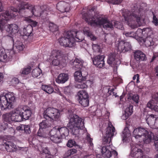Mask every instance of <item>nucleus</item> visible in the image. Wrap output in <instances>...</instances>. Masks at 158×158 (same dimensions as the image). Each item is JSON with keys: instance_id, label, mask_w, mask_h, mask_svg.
<instances>
[{"instance_id": "f257e3e1", "label": "nucleus", "mask_w": 158, "mask_h": 158, "mask_svg": "<svg viewBox=\"0 0 158 158\" xmlns=\"http://www.w3.org/2000/svg\"><path fill=\"white\" fill-rule=\"evenodd\" d=\"M131 13L128 10L123 11L122 16L128 25L134 29L142 25L146 16V11L141 6L136 5L132 8Z\"/></svg>"}, {"instance_id": "f03ea898", "label": "nucleus", "mask_w": 158, "mask_h": 158, "mask_svg": "<svg viewBox=\"0 0 158 158\" xmlns=\"http://www.w3.org/2000/svg\"><path fill=\"white\" fill-rule=\"evenodd\" d=\"M115 133V128L111 123H109L108 126L106 128L105 134L103 135L102 139V143L104 144L108 143L109 145L102 147L101 149L102 156L104 158H110L113 157L117 158V152L114 150L111 151L110 150V146L112 144V138Z\"/></svg>"}, {"instance_id": "7ed1b4c3", "label": "nucleus", "mask_w": 158, "mask_h": 158, "mask_svg": "<svg viewBox=\"0 0 158 158\" xmlns=\"http://www.w3.org/2000/svg\"><path fill=\"white\" fill-rule=\"evenodd\" d=\"M84 40L83 33L81 32L71 30L65 31L58 41L61 46L71 48L75 45L76 42H81Z\"/></svg>"}, {"instance_id": "20e7f679", "label": "nucleus", "mask_w": 158, "mask_h": 158, "mask_svg": "<svg viewBox=\"0 0 158 158\" xmlns=\"http://www.w3.org/2000/svg\"><path fill=\"white\" fill-rule=\"evenodd\" d=\"M82 18L86 22L90 23L91 25H96L99 26L102 25L104 29L108 30H112L114 28L112 21L102 18L97 14L93 16L88 13H85L82 15Z\"/></svg>"}, {"instance_id": "39448f33", "label": "nucleus", "mask_w": 158, "mask_h": 158, "mask_svg": "<svg viewBox=\"0 0 158 158\" xmlns=\"http://www.w3.org/2000/svg\"><path fill=\"white\" fill-rule=\"evenodd\" d=\"M69 121L67 124L68 127L71 130L73 135L78 136L80 131L82 129L84 126V119L75 114H70L69 116Z\"/></svg>"}, {"instance_id": "423d86ee", "label": "nucleus", "mask_w": 158, "mask_h": 158, "mask_svg": "<svg viewBox=\"0 0 158 158\" xmlns=\"http://www.w3.org/2000/svg\"><path fill=\"white\" fill-rule=\"evenodd\" d=\"M133 135L136 139L142 137L143 141L146 144L152 142L153 140V134L151 132H148L145 129L141 127L135 129L133 132Z\"/></svg>"}, {"instance_id": "0eeeda50", "label": "nucleus", "mask_w": 158, "mask_h": 158, "mask_svg": "<svg viewBox=\"0 0 158 158\" xmlns=\"http://www.w3.org/2000/svg\"><path fill=\"white\" fill-rule=\"evenodd\" d=\"M60 111L53 107H48L44 110L43 117L51 121H57L60 117Z\"/></svg>"}, {"instance_id": "6e6552de", "label": "nucleus", "mask_w": 158, "mask_h": 158, "mask_svg": "<svg viewBox=\"0 0 158 158\" xmlns=\"http://www.w3.org/2000/svg\"><path fill=\"white\" fill-rule=\"evenodd\" d=\"M51 56L55 58L52 62V64L57 66L60 64V60L62 59L63 56V54L60 50H55L52 51Z\"/></svg>"}, {"instance_id": "1a4fd4ad", "label": "nucleus", "mask_w": 158, "mask_h": 158, "mask_svg": "<svg viewBox=\"0 0 158 158\" xmlns=\"http://www.w3.org/2000/svg\"><path fill=\"white\" fill-rule=\"evenodd\" d=\"M18 112H20L23 120L28 119L30 117L31 111L30 108L26 105L21 106L18 107Z\"/></svg>"}, {"instance_id": "9d476101", "label": "nucleus", "mask_w": 158, "mask_h": 158, "mask_svg": "<svg viewBox=\"0 0 158 158\" xmlns=\"http://www.w3.org/2000/svg\"><path fill=\"white\" fill-rule=\"evenodd\" d=\"M156 115L151 114L146 119L147 123L151 128L154 129H158V117Z\"/></svg>"}, {"instance_id": "9b49d317", "label": "nucleus", "mask_w": 158, "mask_h": 158, "mask_svg": "<svg viewBox=\"0 0 158 158\" xmlns=\"http://www.w3.org/2000/svg\"><path fill=\"white\" fill-rule=\"evenodd\" d=\"M25 9L29 10L33 15L36 16H41L42 14V13L36 11L35 6L30 4L26 3L22 5L19 8V10Z\"/></svg>"}, {"instance_id": "f8f14e48", "label": "nucleus", "mask_w": 158, "mask_h": 158, "mask_svg": "<svg viewBox=\"0 0 158 158\" xmlns=\"http://www.w3.org/2000/svg\"><path fill=\"white\" fill-rule=\"evenodd\" d=\"M118 49L120 52H125L131 50V46L130 42L121 40L118 44Z\"/></svg>"}, {"instance_id": "ddd939ff", "label": "nucleus", "mask_w": 158, "mask_h": 158, "mask_svg": "<svg viewBox=\"0 0 158 158\" xmlns=\"http://www.w3.org/2000/svg\"><path fill=\"white\" fill-rule=\"evenodd\" d=\"M134 148H132L131 153V156L135 158H146L148 157L147 156L143 155V151L141 149L138 148L137 145Z\"/></svg>"}, {"instance_id": "4468645a", "label": "nucleus", "mask_w": 158, "mask_h": 158, "mask_svg": "<svg viewBox=\"0 0 158 158\" xmlns=\"http://www.w3.org/2000/svg\"><path fill=\"white\" fill-rule=\"evenodd\" d=\"M104 58L103 55H98L92 58V60L94 64L97 67L102 68L105 64Z\"/></svg>"}, {"instance_id": "2eb2a0df", "label": "nucleus", "mask_w": 158, "mask_h": 158, "mask_svg": "<svg viewBox=\"0 0 158 158\" xmlns=\"http://www.w3.org/2000/svg\"><path fill=\"white\" fill-rule=\"evenodd\" d=\"M57 9L61 13L68 12L70 9L69 4L64 1H61L56 5Z\"/></svg>"}, {"instance_id": "dca6fc26", "label": "nucleus", "mask_w": 158, "mask_h": 158, "mask_svg": "<svg viewBox=\"0 0 158 158\" xmlns=\"http://www.w3.org/2000/svg\"><path fill=\"white\" fill-rule=\"evenodd\" d=\"M8 11L0 14V29L3 28L5 24L11 18Z\"/></svg>"}, {"instance_id": "f3484780", "label": "nucleus", "mask_w": 158, "mask_h": 158, "mask_svg": "<svg viewBox=\"0 0 158 158\" xmlns=\"http://www.w3.org/2000/svg\"><path fill=\"white\" fill-rule=\"evenodd\" d=\"M115 54L110 53L107 60V63L111 66L114 67H117L121 63L120 60L118 58H115Z\"/></svg>"}, {"instance_id": "a211bd4d", "label": "nucleus", "mask_w": 158, "mask_h": 158, "mask_svg": "<svg viewBox=\"0 0 158 158\" xmlns=\"http://www.w3.org/2000/svg\"><path fill=\"white\" fill-rule=\"evenodd\" d=\"M4 95H0V106L2 110L12 108V105L10 104L9 105L8 101Z\"/></svg>"}, {"instance_id": "6ab92c4d", "label": "nucleus", "mask_w": 158, "mask_h": 158, "mask_svg": "<svg viewBox=\"0 0 158 158\" xmlns=\"http://www.w3.org/2000/svg\"><path fill=\"white\" fill-rule=\"evenodd\" d=\"M6 31L10 34H15L19 31V27L15 24H9L5 26Z\"/></svg>"}, {"instance_id": "aec40b11", "label": "nucleus", "mask_w": 158, "mask_h": 158, "mask_svg": "<svg viewBox=\"0 0 158 158\" xmlns=\"http://www.w3.org/2000/svg\"><path fill=\"white\" fill-rule=\"evenodd\" d=\"M3 145L5 147L6 151L9 152H13L16 151V147L14 143L10 141H7L4 143Z\"/></svg>"}, {"instance_id": "412c9836", "label": "nucleus", "mask_w": 158, "mask_h": 158, "mask_svg": "<svg viewBox=\"0 0 158 158\" xmlns=\"http://www.w3.org/2000/svg\"><path fill=\"white\" fill-rule=\"evenodd\" d=\"M18 107L12 111V119L13 121L17 122H20L23 121L20 112H18Z\"/></svg>"}, {"instance_id": "4be33fe9", "label": "nucleus", "mask_w": 158, "mask_h": 158, "mask_svg": "<svg viewBox=\"0 0 158 158\" xmlns=\"http://www.w3.org/2000/svg\"><path fill=\"white\" fill-rule=\"evenodd\" d=\"M134 58L137 61H144L146 60L145 55L142 51L138 50L134 52Z\"/></svg>"}, {"instance_id": "5701e85b", "label": "nucleus", "mask_w": 158, "mask_h": 158, "mask_svg": "<svg viewBox=\"0 0 158 158\" xmlns=\"http://www.w3.org/2000/svg\"><path fill=\"white\" fill-rule=\"evenodd\" d=\"M68 79L69 76L68 74L61 73L59 75L56 81L58 83L63 84L67 81Z\"/></svg>"}, {"instance_id": "b1692460", "label": "nucleus", "mask_w": 158, "mask_h": 158, "mask_svg": "<svg viewBox=\"0 0 158 158\" xmlns=\"http://www.w3.org/2000/svg\"><path fill=\"white\" fill-rule=\"evenodd\" d=\"M70 64L72 65V68L76 70L81 68L83 65V62L81 60L76 58L74 61H71Z\"/></svg>"}, {"instance_id": "393cba45", "label": "nucleus", "mask_w": 158, "mask_h": 158, "mask_svg": "<svg viewBox=\"0 0 158 158\" xmlns=\"http://www.w3.org/2000/svg\"><path fill=\"white\" fill-rule=\"evenodd\" d=\"M58 133L61 137L64 138L66 136L68 135L69 133V130L66 127H62L60 128L58 127Z\"/></svg>"}, {"instance_id": "a878e982", "label": "nucleus", "mask_w": 158, "mask_h": 158, "mask_svg": "<svg viewBox=\"0 0 158 158\" xmlns=\"http://www.w3.org/2000/svg\"><path fill=\"white\" fill-rule=\"evenodd\" d=\"M12 57V55H10V56H8L5 50L4 49L0 50V61L5 62L9 59V60Z\"/></svg>"}, {"instance_id": "bb28decb", "label": "nucleus", "mask_w": 158, "mask_h": 158, "mask_svg": "<svg viewBox=\"0 0 158 158\" xmlns=\"http://www.w3.org/2000/svg\"><path fill=\"white\" fill-rule=\"evenodd\" d=\"M74 77L76 81H81L85 80L86 76H83L81 71H77L74 73Z\"/></svg>"}, {"instance_id": "cd10ccee", "label": "nucleus", "mask_w": 158, "mask_h": 158, "mask_svg": "<svg viewBox=\"0 0 158 158\" xmlns=\"http://www.w3.org/2000/svg\"><path fill=\"white\" fill-rule=\"evenodd\" d=\"M6 98V99L8 101L9 105H12V108L13 105L12 102H14L15 100V97L14 94L13 92H9L8 93L5 94L4 95Z\"/></svg>"}, {"instance_id": "c85d7f7f", "label": "nucleus", "mask_w": 158, "mask_h": 158, "mask_svg": "<svg viewBox=\"0 0 158 158\" xmlns=\"http://www.w3.org/2000/svg\"><path fill=\"white\" fill-rule=\"evenodd\" d=\"M32 31V27L31 25H27L23 29V32L25 35L28 36L33 35Z\"/></svg>"}, {"instance_id": "c756f323", "label": "nucleus", "mask_w": 158, "mask_h": 158, "mask_svg": "<svg viewBox=\"0 0 158 158\" xmlns=\"http://www.w3.org/2000/svg\"><path fill=\"white\" fill-rule=\"evenodd\" d=\"M41 89L44 91L49 94L52 93L54 91L53 87L51 85H42L41 86Z\"/></svg>"}, {"instance_id": "7c9ffc66", "label": "nucleus", "mask_w": 158, "mask_h": 158, "mask_svg": "<svg viewBox=\"0 0 158 158\" xmlns=\"http://www.w3.org/2000/svg\"><path fill=\"white\" fill-rule=\"evenodd\" d=\"M84 34L89 37L91 40H96V38L95 36L92 34L89 30L88 27H86L84 28L83 30Z\"/></svg>"}, {"instance_id": "2f4dec72", "label": "nucleus", "mask_w": 158, "mask_h": 158, "mask_svg": "<svg viewBox=\"0 0 158 158\" xmlns=\"http://www.w3.org/2000/svg\"><path fill=\"white\" fill-rule=\"evenodd\" d=\"M79 103L84 107H86L88 106L89 102V96L83 98L78 99Z\"/></svg>"}, {"instance_id": "473e14b6", "label": "nucleus", "mask_w": 158, "mask_h": 158, "mask_svg": "<svg viewBox=\"0 0 158 158\" xmlns=\"http://www.w3.org/2000/svg\"><path fill=\"white\" fill-rule=\"evenodd\" d=\"M18 130H23L27 134L31 132L30 127L29 125H21L17 128Z\"/></svg>"}, {"instance_id": "72a5a7b5", "label": "nucleus", "mask_w": 158, "mask_h": 158, "mask_svg": "<svg viewBox=\"0 0 158 158\" xmlns=\"http://www.w3.org/2000/svg\"><path fill=\"white\" fill-rule=\"evenodd\" d=\"M143 42L144 45L147 47L153 45L154 43L152 38L150 37H147Z\"/></svg>"}, {"instance_id": "f704fd0d", "label": "nucleus", "mask_w": 158, "mask_h": 158, "mask_svg": "<svg viewBox=\"0 0 158 158\" xmlns=\"http://www.w3.org/2000/svg\"><path fill=\"white\" fill-rule=\"evenodd\" d=\"M5 121L9 123L13 121L12 119V111L10 113H7L3 115Z\"/></svg>"}, {"instance_id": "c9c22d12", "label": "nucleus", "mask_w": 158, "mask_h": 158, "mask_svg": "<svg viewBox=\"0 0 158 158\" xmlns=\"http://www.w3.org/2000/svg\"><path fill=\"white\" fill-rule=\"evenodd\" d=\"M14 45L18 50L19 51H23L25 48L24 45L20 41H16L15 44H14Z\"/></svg>"}, {"instance_id": "e433bc0d", "label": "nucleus", "mask_w": 158, "mask_h": 158, "mask_svg": "<svg viewBox=\"0 0 158 158\" xmlns=\"http://www.w3.org/2000/svg\"><path fill=\"white\" fill-rule=\"evenodd\" d=\"M147 106L152 110L156 112L158 111V106L154 105V101L152 100H150L148 102L147 104Z\"/></svg>"}, {"instance_id": "4c0bfd02", "label": "nucleus", "mask_w": 158, "mask_h": 158, "mask_svg": "<svg viewBox=\"0 0 158 158\" xmlns=\"http://www.w3.org/2000/svg\"><path fill=\"white\" fill-rule=\"evenodd\" d=\"M47 120H43L42 122L40 123L39 124V129H41V130H43V129H45L50 127V124L49 123L48 121Z\"/></svg>"}, {"instance_id": "58836bf2", "label": "nucleus", "mask_w": 158, "mask_h": 158, "mask_svg": "<svg viewBox=\"0 0 158 158\" xmlns=\"http://www.w3.org/2000/svg\"><path fill=\"white\" fill-rule=\"evenodd\" d=\"M50 139L54 143H59L62 142V139H63L61 137L59 134L56 135L54 136L50 137Z\"/></svg>"}, {"instance_id": "ea45409f", "label": "nucleus", "mask_w": 158, "mask_h": 158, "mask_svg": "<svg viewBox=\"0 0 158 158\" xmlns=\"http://www.w3.org/2000/svg\"><path fill=\"white\" fill-rule=\"evenodd\" d=\"M133 106L132 105H130L125 110V117L128 118L130 116L133 112Z\"/></svg>"}, {"instance_id": "a19ab883", "label": "nucleus", "mask_w": 158, "mask_h": 158, "mask_svg": "<svg viewBox=\"0 0 158 158\" xmlns=\"http://www.w3.org/2000/svg\"><path fill=\"white\" fill-rule=\"evenodd\" d=\"M78 99L83 98L85 97H88L89 96L86 91L85 90H80L77 93Z\"/></svg>"}, {"instance_id": "79ce46f5", "label": "nucleus", "mask_w": 158, "mask_h": 158, "mask_svg": "<svg viewBox=\"0 0 158 158\" xmlns=\"http://www.w3.org/2000/svg\"><path fill=\"white\" fill-rule=\"evenodd\" d=\"M24 20L28 22L29 24L27 25H31L32 27H35L37 25L38 23L35 21L32 20L29 17H25L24 18Z\"/></svg>"}, {"instance_id": "37998d69", "label": "nucleus", "mask_w": 158, "mask_h": 158, "mask_svg": "<svg viewBox=\"0 0 158 158\" xmlns=\"http://www.w3.org/2000/svg\"><path fill=\"white\" fill-rule=\"evenodd\" d=\"M130 131L127 127L124 128V130L123 131L122 135V137L123 138V140H125V139L129 137L130 136Z\"/></svg>"}, {"instance_id": "c03bdc74", "label": "nucleus", "mask_w": 158, "mask_h": 158, "mask_svg": "<svg viewBox=\"0 0 158 158\" xmlns=\"http://www.w3.org/2000/svg\"><path fill=\"white\" fill-rule=\"evenodd\" d=\"M41 73V70L39 68H38L32 70L31 75L34 77H37Z\"/></svg>"}, {"instance_id": "a18cd8bd", "label": "nucleus", "mask_w": 158, "mask_h": 158, "mask_svg": "<svg viewBox=\"0 0 158 158\" xmlns=\"http://www.w3.org/2000/svg\"><path fill=\"white\" fill-rule=\"evenodd\" d=\"M58 127H55L52 128V129L49 131V134L50 136V137L52 136H54L58 135Z\"/></svg>"}, {"instance_id": "49530a36", "label": "nucleus", "mask_w": 158, "mask_h": 158, "mask_svg": "<svg viewBox=\"0 0 158 158\" xmlns=\"http://www.w3.org/2000/svg\"><path fill=\"white\" fill-rule=\"evenodd\" d=\"M49 28L50 31L53 32L56 31L58 30V27L57 25L52 23L49 24Z\"/></svg>"}, {"instance_id": "de8ad7c7", "label": "nucleus", "mask_w": 158, "mask_h": 158, "mask_svg": "<svg viewBox=\"0 0 158 158\" xmlns=\"http://www.w3.org/2000/svg\"><path fill=\"white\" fill-rule=\"evenodd\" d=\"M150 30V29L148 28H143V29L138 28L136 31V33L138 34V33H139L140 34H146L148 35Z\"/></svg>"}, {"instance_id": "09e8293b", "label": "nucleus", "mask_w": 158, "mask_h": 158, "mask_svg": "<svg viewBox=\"0 0 158 158\" xmlns=\"http://www.w3.org/2000/svg\"><path fill=\"white\" fill-rule=\"evenodd\" d=\"M78 82L76 85V87L79 89H85L87 87V86L85 82L82 81H77Z\"/></svg>"}, {"instance_id": "8fccbe9b", "label": "nucleus", "mask_w": 158, "mask_h": 158, "mask_svg": "<svg viewBox=\"0 0 158 158\" xmlns=\"http://www.w3.org/2000/svg\"><path fill=\"white\" fill-rule=\"evenodd\" d=\"M71 88L69 86L64 87V93L68 96L70 95L72 93Z\"/></svg>"}, {"instance_id": "3c124183", "label": "nucleus", "mask_w": 158, "mask_h": 158, "mask_svg": "<svg viewBox=\"0 0 158 158\" xmlns=\"http://www.w3.org/2000/svg\"><path fill=\"white\" fill-rule=\"evenodd\" d=\"M123 0H107L106 2L109 4L113 5H118L120 4Z\"/></svg>"}, {"instance_id": "603ef678", "label": "nucleus", "mask_w": 158, "mask_h": 158, "mask_svg": "<svg viewBox=\"0 0 158 158\" xmlns=\"http://www.w3.org/2000/svg\"><path fill=\"white\" fill-rule=\"evenodd\" d=\"M139 97L137 94H135L132 96H130L129 98L130 99H132V100L137 104L139 102Z\"/></svg>"}, {"instance_id": "864d4df0", "label": "nucleus", "mask_w": 158, "mask_h": 158, "mask_svg": "<svg viewBox=\"0 0 158 158\" xmlns=\"http://www.w3.org/2000/svg\"><path fill=\"white\" fill-rule=\"evenodd\" d=\"M76 145V143L74 139H69L67 144V146L69 147H72Z\"/></svg>"}, {"instance_id": "5fc2aeb1", "label": "nucleus", "mask_w": 158, "mask_h": 158, "mask_svg": "<svg viewBox=\"0 0 158 158\" xmlns=\"http://www.w3.org/2000/svg\"><path fill=\"white\" fill-rule=\"evenodd\" d=\"M92 48L94 51L95 52L100 53L101 52L100 46L98 44H93Z\"/></svg>"}, {"instance_id": "6e6d98bb", "label": "nucleus", "mask_w": 158, "mask_h": 158, "mask_svg": "<svg viewBox=\"0 0 158 158\" xmlns=\"http://www.w3.org/2000/svg\"><path fill=\"white\" fill-rule=\"evenodd\" d=\"M77 152V150L74 148H72L68 150L67 153L68 156H70L71 155H73L76 153Z\"/></svg>"}, {"instance_id": "4d7b16f0", "label": "nucleus", "mask_w": 158, "mask_h": 158, "mask_svg": "<svg viewBox=\"0 0 158 158\" xmlns=\"http://www.w3.org/2000/svg\"><path fill=\"white\" fill-rule=\"evenodd\" d=\"M31 70V67L30 66L27 68H24L22 70L21 73L23 74H27L30 73Z\"/></svg>"}, {"instance_id": "13d9d810", "label": "nucleus", "mask_w": 158, "mask_h": 158, "mask_svg": "<svg viewBox=\"0 0 158 158\" xmlns=\"http://www.w3.org/2000/svg\"><path fill=\"white\" fill-rule=\"evenodd\" d=\"M7 125V123H0V131L6 129L8 127Z\"/></svg>"}, {"instance_id": "bf43d9fd", "label": "nucleus", "mask_w": 158, "mask_h": 158, "mask_svg": "<svg viewBox=\"0 0 158 158\" xmlns=\"http://www.w3.org/2000/svg\"><path fill=\"white\" fill-rule=\"evenodd\" d=\"M114 27H116L122 29L123 28V27L122 24V23L118 21H115L114 22Z\"/></svg>"}, {"instance_id": "052dcab7", "label": "nucleus", "mask_w": 158, "mask_h": 158, "mask_svg": "<svg viewBox=\"0 0 158 158\" xmlns=\"http://www.w3.org/2000/svg\"><path fill=\"white\" fill-rule=\"evenodd\" d=\"M114 88H112V89L109 88L108 89V95H110L113 94V96H115V97H116L117 93L114 92Z\"/></svg>"}, {"instance_id": "680f3d73", "label": "nucleus", "mask_w": 158, "mask_h": 158, "mask_svg": "<svg viewBox=\"0 0 158 158\" xmlns=\"http://www.w3.org/2000/svg\"><path fill=\"white\" fill-rule=\"evenodd\" d=\"M152 22L155 26H158V16L157 17L156 15H153Z\"/></svg>"}, {"instance_id": "e2e57ef3", "label": "nucleus", "mask_w": 158, "mask_h": 158, "mask_svg": "<svg viewBox=\"0 0 158 158\" xmlns=\"http://www.w3.org/2000/svg\"><path fill=\"white\" fill-rule=\"evenodd\" d=\"M86 139L90 146H92V145H93L92 143L93 139L90 138V135L89 134H88L86 136Z\"/></svg>"}, {"instance_id": "0e129e2a", "label": "nucleus", "mask_w": 158, "mask_h": 158, "mask_svg": "<svg viewBox=\"0 0 158 158\" xmlns=\"http://www.w3.org/2000/svg\"><path fill=\"white\" fill-rule=\"evenodd\" d=\"M43 130H41V129H39L37 132L38 136L40 137H44L45 135L43 132Z\"/></svg>"}, {"instance_id": "69168bd1", "label": "nucleus", "mask_w": 158, "mask_h": 158, "mask_svg": "<svg viewBox=\"0 0 158 158\" xmlns=\"http://www.w3.org/2000/svg\"><path fill=\"white\" fill-rule=\"evenodd\" d=\"M125 35L127 37H134L135 36V33L133 32H127L126 33Z\"/></svg>"}, {"instance_id": "338daca9", "label": "nucleus", "mask_w": 158, "mask_h": 158, "mask_svg": "<svg viewBox=\"0 0 158 158\" xmlns=\"http://www.w3.org/2000/svg\"><path fill=\"white\" fill-rule=\"evenodd\" d=\"M42 150L43 152L46 154V155L51 153L47 147L43 148Z\"/></svg>"}, {"instance_id": "774afa93", "label": "nucleus", "mask_w": 158, "mask_h": 158, "mask_svg": "<svg viewBox=\"0 0 158 158\" xmlns=\"http://www.w3.org/2000/svg\"><path fill=\"white\" fill-rule=\"evenodd\" d=\"M136 78V82L137 83H138L139 82V75L138 74H137L136 75H135L133 77V80H135Z\"/></svg>"}]
</instances>
